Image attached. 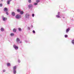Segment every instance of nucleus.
I'll use <instances>...</instances> for the list:
<instances>
[{"label": "nucleus", "mask_w": 74, "mask_h": 74, "mask_svg": "<svg viewBox=\"0 0 74 74\" xmlns=\"http://www.w3.org/2000/svg\"><path fill=\"white\" fill-rule=\"evenodd\" d=\"M13 47L15 50H17V49H18V47L15 44H14L13 45Z\"/></svg>", "instance_id": "f257e3e1"}, {"label": "nucleus", "mask_w": 74, "mask_h": 74, "mask_svg": "<svg viewBox=\"0 0 74 74\" xmlns=\"http://www.w3.org/2000/svg\"><path fill=\"white\" fill-rule=\"evenodd\" d=\"M21 16L19 14H17L16 16V18L17 19H19V18H21Z\"/></svg>", "instance_id": "f03ea898"}, {"label": "nucleus", "mask_w": 74, "mask_h": 74, "mask_svg": "<svg viewBox=\"0 0 74 74\" xmlns=\"http://www.w3.org/2000/svg\"><path fill=\"white\" fill-rule=\"evenodd\" d=\"M2 19L3 20V21H5L7 20V18L4 17L3 16H2Z\"/></svg>", "instance_id": "7ed1b4c3"}, {"label": "nucleus", "mask_w": 74, "mask_h": 74, "mask_svg": "<svg viewBox=\"0 0 74 74\" xmlns=\"http://www.w3.org/2000/svg\"><path fill=\"white\" fill-rule=\"evenodd\" d=\"M60 12H58V15L56 16L57 18H60Z\"/></svg>", "instance_id": "20e7f679"}, {"label": "nucleus", "mask_w": 74, "mask_h": 74, "mask_svg": "<svg viewBox=\"0 0 74 74\" xmlns=\"http://www.w3.org/2000/svg\"><path fill=\"white\" fill-rule=\"evenodd\" d=\"M26 18H29V14H25Z\"/></svg>", "instance_id": "39448f33"}, {"label": "nucleus", "mask_w": 74, "mask_h": 74, "mask_svg": "<svg viewBox=\"0 0 74 74\" xmlns=\"http://www.w3.org/2000/svg\"><path fill=\"white\" fill-rule=\"evenodd\" d=\"M19 41H20V39L18 38H17L16 39V42L17 44H19Z\"/></svg>", "instance_id": "423d86ee"}, {"label": "nucleus", "mask_w": 74, "mask_h": 74, "mask_svg": "<svg viewBox=\"0 0 74 74\" xmlns=\"http://www.w3.org/2000/svg\"><path fill=\"white\" fill-rule=\"evenodd\" d=\"M12 0H8L7 1V3L8 4H10V1H11Z\"/></svg>", "instance_id": "0eeeda50"}, {"label": "nucleus", "mask_w": 74, "mask_h": 74, "mask_svg": "<svg viewBox=\"0 0 74 74\" xmlns=\"http://www.w3.org/2000/svg\"><path fill=\"white\" fill-rule=\"evenodd\" d=\"M28 7L29 8H30L33 7V5H32V4H29L28 5Z\"/></svg>", "instance_id": "6e6552de"}, {"label": "nucleus", "mask_w": 74, "mask_h": 74, "mask_svg": "<svg viewBox=\"0 0 74 74\" xmlns=\"http://www.w3.org/2000/svg\"><path fill=\"white\" fill-rule=\"evenodd\" d=\"M70 30V28H68L66 30V33H67Z\"/></svg>", "instance_id": "1a4fd4ad"}, {"label": "nucleus", "mask_w": 74, "mask_h": 74, "mask_svg": "<svg viewBox=\"0 0 74 74\" xmlns=\"http://www.w3.org/2000/svg\"><path fill=\"white\" fill-rule=\"evenodd\" d=\"M15 13L14 12H12V16H15Z\"/></svg>", "instance_id": "9d476101"}, {"label": "nucleus", "mask_w": 74, "mask_h": 74, "mask_svg": "<svg viewBox=\"0 0 74 74\" xmlns=\"http://www.w3.org/2000/svg\"><path fill=\"white\" fill-rule=\"evenodd\" d=\"M16 66H15L13 67V70H16Z\"/></svg>", "instance_id": "9b49d317"}, {"label": "nucleus", "mask_w": 74, "mask_h": 74, "mask_svg": "<svg viewBox=\"0 0 74 74\" xmlns=\"http://www.w3.org/2000/svg\"><path fill=\"white\" fill-rule=\"evenodd\" d=\"M4 11H7L8 10H7V8H4Z\"/></svg>", "instance_id": "f8f14e48"}, {"label": "nucleus", "mask_w": 74, "mask_h": 74, "mask_svg": "<svg viewBox=\"0 0 74 74\" xmlns=\"http://www.w3.org/2000/svg\"><path fill=\"white\" fill-rule=\"evenodd\" d=\"M16 32V29L15 28H14L13 29V32H14V33H15Z\"/></svg>", "instance_id": "ddd939ff"}, {"label": "nucleus", "mask_w": 74, "mask_h": 74, "mask_svg": "<svg viewBox=\"0 0 74 74\" xmlns=\"http://www.w3.org/2000/svg\"><path fill=\"white\" fill-rule=\"evenodd\" d=\"M1 32H4V29L3 28H1Z\"/></svg>", "instance_id": "4468645a"}, {"label": "nucleus", "mask_w": 74, "mask_h": 74, "mask_svg": "<svg viewBox=\"0 0 74 74\" xmlns=\"http://www.w3.org/2000/svg\"><path fill=\"white\" fill-rule=\"evenodd\" d=\"M7 65L8 66H11V64L9 63H7Z\"/></svg>", "instance_id": "2eb2a0df"}, {"label": "nucleus", "mask_w": 74, "mask_h": 74, "mask_svg": "<svg viewBox=\"0 0 74 74\" xmlns=\"http://www.w3.org/2000/svg\"><path fill=\"white\" fill-rule=\"evenodd\" d=\"M10 36H11L12 37V36H14V34L13 33H11L10 34Z\"/></svg>", "instance_id": "dca6fc26"}, {"label": "nucleus", "mask_w": 74, "mask_h": 74, "mask_svg": "<svg viewBox=\"0 0 74 74\" xmlns=\"http://www.w3.org/2000/svg\"><path fill=\"white\" fill-rule=\"evenodd\" d=\"M71 42L73 45H74V40H72Z\"/></svg>", "instance_id": "f3484780"}, {"label": "nucleus", "mask_w": 74, "mask_h": 74, "mask_svg": "<svg viewBox=\"0 0 74 74\" xmlns=\"http://www.w3.org/2000/svg\"><path fill=\"white\" fill-rule=\"evenodd\" d=\"M18 30L19 32H21V31H22V29H21V28H18Z\"/></svg>", "instance_id": "a211bd4d"}, {"label": "nucleus", "mask_w": 74, "mask_h": 74, "mask_svg": "<svg viewBox=\"0 0 74 74\" xmlns=\"http://www.w3.org/2000/svg\"><path fill=\"white\" fill-rule=\"evenodd\" d=\"M40 1L39 0H36V3H40Z\"/></svg>", "instance_id": "6ab92c4d"}, {"label": "nucleus", "mask_w": 74, "mask_h": 74, "mask_svg": "<svg viewBox=\"0 0 74 74\" xmlns=\"http://www.w3.org/2000/svg\"><path fill=\"white\" fill-rule=\"evenodd\" d=\"M13 73L14 74H16V70H13Z\"/></svg>", "instance_id": "aec40b11"}, {"label": "nucleus", "mask_w": 74, "mask_h": 74, "mask_svg": "<svg viewBox=\"0 0 74 74\" xmlns=\"http://www.w3.org/2000/svg\"><path fill=\"white\" fill-rule=\"evenodd\" d=\"M23 14V12L22 11H21L20 12V14H21V15Z\"/></svg>", "instance_id": "412c9836"}, {"label": "nucleus", "mask_w": 74, "mask_h": 74, "mask_svg": "<svg viewBox=\"0 0 74 74\" xmlns=\"http://www.w3.org/2000/svg\"><path fill=\"white\" fill-rule=\"evenodd\" d=\"M17 12H21V10H20V9H18L17 10Z\"/></svg>", "instance_id": "4be33fe9"}, {"label": "nucleus", "mask_w": 74, "mask_h": 74, "mask_svg": "<svg viewBox=\"0 0 74 74\" xmlns=\"http://www.w3.org/2000/svg\"><path fill=\"white\" fill-rule=\"evenodd\" d=\"M64 36H65V38H66L67 37H68V36L67 35H65Z\"/></svg>", "instance_id": "5701e85b"}, {"label": "nucleus", "mask_w": 74, "mask_h": 74, "mask_svg": "<svg viewBox=\"0 0 74 74\" xmlns=\"http://www.w3.org/2000/svg\"><path fill=\"white\" fill-rule=\"evenodd\" d=\"M28 2H29V3H30L32 2V1L31 0H28Z\"/></svg>", "instance_id": "b1692460"}, {"label": "nucleus", "mask_w": 74, "mask_h": 74, "mask_svg": "<svg viewBox=\"0 0 74 74\" xmlns=\"http://www.w3.org/2000/svg\"><path fill=\"white\" fill-rule=\"evenodd\" d=\"M34 5H37V3H35L34 4Z\"/></svg>", "instance_id": "393cba45"}, {"label": "nucleus", "mask_w": 74, "mask_h": 74, "mask_svg": "<svg viewBox=\"0 0 74 74\" xmlns=\"http://www.w3.org/2000/svg\"><path fill=\"white\" fill-rule=\"evenodd\" d=\"M18 63H20L21 62V60H19V59H18Z\"/></svg>", "instance_id": "a878e982"}, {"label": "nucleus", "mask_w": 74, "mask_h": 74, "mask_svg": "<svg viewBox=\"0 0 74 74\" xmlns=\"http://www.w3.org/2000/svg\"><path fill=\"white\" fill-rule=\"evenodd\" d=\"M32 17H34V14H32Z\"/></svg>", "instance_id": "bb28decb"}, {"label": "nucleus", "mask_w": 74, "mask_h": 74, "mask_svg": "<svg viewBox=\"0 0 74 74\" xmlns=\"http://www.w3.org/2000/svg\"><path fill=\"white\" fill-rule=\"evenodd\" d=\"M32 32H33V33H36V32H35V30H33L32 31Z\"/></svg>", "instance_id": "cd10ccee"}, {"label": "nucleus", "mask_w": 74, "mask_h": 74, "mask_svg": "<svg viewBox=\"0 0 74 74\" xmlns=\"http://www.w3.org/2000/svg\"><path fill=\"white\" fill-rule=\"evenodd\" d=\"M3 6V4L1 3L0 4V7H2Z\"/></svg>", "instance_id": "c85d7f7f"}, {"label": "nucleus", "mask_w": 74, "mask_h": 74, "mask_svg": "<svg viewBox=\"0 0 74 74\" xmlns=\"http://www.w3.org/2000/svg\"><path fill=\"white\" fill-rule=\"evenodd\" d=\"M3 72H5L6 70L5 69L3 70Z\"/></svg>", "instance_id": "c756f323"}, {"label": "nucleus", "mask_w": 74, "mask_h": 74, "mask_svg": "<svg viewBox=\"0 0 74 74\" xmlns=\"http://www.w3.org/2000/svg\"><path fill=\"white\" fill-rule=\"evenodd\" d=\"M28 30H30V28L29 27H28Z\"/></svg>", "instance_id": "7c9ffc66"}, {"label": "nucleus", "mask_w": 74, "mask_h": 74, "mask_svg": "<svg viewBox=\"0 0 74 74\" xmlns=\"http://www.w3.org/2000/svg\"><path fill=\"white\" fill-rule=\"evenodd\" d=\"M6 14L7 15H8V12H6Z\"/></svg>", "instance_id": "2f4dec72"}, {"label": "nucleus", "mask_w": 74, "mask_h": 74, "mask_svg": "<svg viewBox=\"0 0 74 74\" xmlns=\"http://www.w3.org/2000/svg\"><path fill=\"white\" fill-rule=\"evenodd\" d=\"M31 27L33 28V25H32Z\"/></svg>", "instance_id": "473e14b6"}, {"label": "nucleus", "mask_w": 74, "mask_h": 74, "mask_svg": "<svg viewBox=\"0 0 74 74\" xmlns=\"http://www.w3.org/2000/svg\"><path fill=\"white\" fill-rule=\"evenodd\" d=\"M20 43H22V41H20L19 42Z\"/></svg>", "instance_id": "72a5a7b5"}, {"label": "nucleus", "mask_w": 74, "mask_h": 74, "mask_svg": "<svg viewBox=\"0 0 74 74\" xmlns=\"http://www.w3.org/2000/svg\"><path fill=\"white\" fill-rule=\"evenodd\" d=\"M1 1H3V0H1Z\"/></svg>", "instance_id": "f704fd0d"}, {"label": "nucleus", "mask_w": 74, "mask_h": 74, "mask_svg": "<svg viewBox=\"0 0 74 74\" xmlns=\"http://www.w3.org/2000/svg\"><path fill=\"white\" fill-rule=\"evenodd\" d=\"M62 18H64V17H63Z\"/></svg>", "instance_id": "c9c22d12"}]
</instances>
